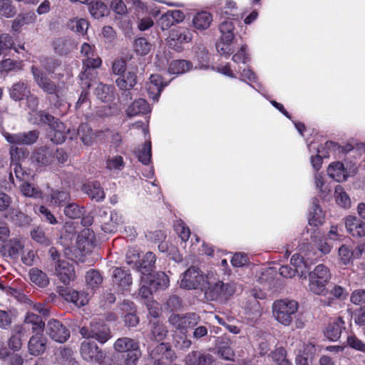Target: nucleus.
<instances>
[{"mask_svg": "<svg viewBox=\"0 0 365 365\" xmlns=\"http://www.w3.org/2000/svg\"><path fill=\"white\" fill-rule=\"evenodd\" d=\"M205 297L207 301H227L236 292L234 282L225 283L213 276L208 275L203 289Z\"/></svg>", "mask_w": 365, "mask_h": 365, "instance_id": "f257e3e1", "label": "nucleus"}, {"mask_svg": "<svg viewBox=\"0 0 365 365\" xmlns=\"http://www.w3.org/2000/svg\"><path fill=\"white\" fill-rule=\"evenodd\" d=\"M330 279L331 273L327 267L322 264L316 266L309 274V291L317 295L326 296L329 292L327 284Z\"/></svg>", "mask_w": 365, "mask_h": 365, "instance_id": "f03ea898", "label": "nucleus"}, {"mask_svg": "<svg viewBox=\"0 0 365 365\" xmlns=\"http://www.w3.org/2000/svg\"><path fill=\"white\" fill-rule=\"evenodd\" d=\"M298 303L294 300L287 299L274 302L272 314L274 318L284 326H289L296 317Z\"/></svg>", "mask_w": 365, "mask_h": 365, "instance_id": "7ed1b4c3", "label": "nucleus"}, {"mask_svg": "<svg viewBox=\"0 0 365 365\" xmlns=\"http://www.w3.org/2000/svg\"><path fill=\"white\" fill-rule=\"evenodd\" d=\"M86 339H94L101 344L106 343L111 337L109 327L101 322H91L88 327H83L79 331Z\"/></svg>", "mask_w": 365, "mask_h": 365, "instance_id": "20e7f679", "label": "nucleus"}, {"mask_svg": "<svg viewBox=\"0 0 365 365\" xmlns=\"http://www.w3.org/2000/svg\"><path fill=\"white\" fill-rule=\"evenodd\" d=\"M208 275L203 274L199 268L192 266L182 274L180 287L187 289H200L202 290Z\"/></svg>", "mask_w": 365, "mask_h": 365, "instance_id": "39448f33", "label": "nucleus"}, {"mask_svg": "<svg viewBox=\"0 0 365 365\" xmlns=\"http://www.w3.org/2000/svg\"><path fill=\"white\" fill-rule=\"evenodd\" d=\"M192 38V31L185 28L172 29L166 39L168 46L178 52L182 51V45Z\"/></svg>", "mask_w": 365, "mask_h": 365, "instance_id": "423d86ee", "label": "nucleus"}, {"mask_svg": "<svg viewBox=\"0 0 365 365\" xmlns=\"http://www.w3.org/2000/svg\"><path fill=\"white\" fill-rule=\"evenodd\" d=\"M168 321L169 323L176 329L180 331L186 332L187 329L192 328L198 324L200 317L193 312L186 313L182 315L172 314L169 317Z\"/></svg>", "mask_w": 365, "mask_h": 365, "instance_id": "0eeeda50", "label": "nucleus"}, {"mask_svg": "<svg viewBox=\"0 0 365 365\" xmlns=\"http://www.w3.org/2000/svg\"><path fill=\"white\" fill-rule=\"evenodd\" d=\"M40 133L37 130L18 133H6L4 136L6 141L14 145H33L38 139Z\"/></svg>", "mask_w": 365, "mask_h": 365, "instance_id": "6e6552de", "label": "nucleus"}, {"mask_svg": "<svg viewBox=\"0 0 365 365\" xmlns=\"http://www.w3.org/2000/svg\"><path fill=\"white\" fill-rule=\"evenodd\" d=\"M31 160L39 168L55 164L54 149L47 146L38 147L32 153Z\"/></svg>", "mask_w": 365, "mask_h": 365, "instance_id": "1a4fd4ad", "label": "nucleus"}, {"mask_svg": "<svg viewBox=\"0 0 365 365\" xmlns=\"http://www.w3.org/2000/svg\"><path fill=\"white\" fill-rule=\"evenodd\" d=\"M46 334L51 339L64 343L70 337V331L58 320L51 319L46 326Z\"/></svg>", "mask_w": 365, "mask_h": 365, "instance_id": "9d476101", "label": "nucleus"}, {"mask_svg": "<svg viewBox=\"0 0 365 365\" xmlns=\"http://www.w3.org/2000/svg\"><path fill=\"white\" fill-rule=\"evenodd\" d=\"M34 81L47 94H55L58 96V87L47 76L39 70L37 67L33 66L31 68Z\"/></svg>", "mask_w": 365, "mask_h": 365, "instance_id": "9b49d317", "label": "nucleus"}, {"mask_svg": "<svg viewBox=\"0 0 365 365\" xmlns=\"http://www.w3.org/2000/svg\"><path fill=\"white\" fill-rule=\"evenodd\" d=\"M168 85L158 74L150 76V81L146 83V90L150 98L158 101L163 89Z\"/></svg>", "mask_w": 365, "mask_h": 365, "instance_id": "f8f14e48", "label": "nucleus"}, {"mask_svg": "<svg viewBox=\"0 0 365 365\" xmlns=\"http://www.w3.org/2000/svg\"><path fill=\"white\" fill-rule=\"evenodd\" d=\"M345 329V322L341 317L329 322L324 334L330 341H336L341 337L342 331Z\"/></svg>", "mask_w": 365, "mask_h": 365, "instance_id": "ddd939ff", "label": "nucleus"}, {"mask_svg": "<svg viewBox=\"0 0 365 365\" xmlns=\"http://www.w3.org/2000/svg\"><path fill=\"white\" fill-rule=\"evenodd\" d=\"M56 272L58 279L64 284H68L76 278L73 265L66 261H61L57 264L56 266Z\"/></svg>", "mask_w": 365, "mask_h": 365, "instance_id": "4468645a", "label": "nucleus"}, {"mask_svg": "<svg viewBox=\"0 0 365 365\" xmlns=\"http://www.w3.org/2000/svg\"><path fill=\"white\" fill-rule=\"evenodd\" d=\"M186 365H212L213 357L203 351H192L185 356Z\"/></svg>", "mask_w": 365, "mask_h": 365, "instance_id": "2eb2a0df", "label": "nucleus"}, {"mask_svg": "<svg viewBox=\"0 0 365 365\" xmlns=\"http://www.w3.org/2000/svg\"><path fill=\"white\" fill-rule=\"evenodd\" d=\"M80 351L83 359L87 361H98L103 356L102 352L99 350L97 344L87 341L81 343Z\"/></svg>", "mask_w": 365, "mask_h": 365, "instance_id": "dca6fc26", "label": "nucleus"}, {"mask_svg": "<svg viewBox=\"0 0 365 365\" xmlns=\"http://www.w3.org/2000/svg\"><path fill=\"white\" fill-rule=\"evenodd\" d=\"M347 231L353 236L362 237L365 236V222L354 216H348L345 220Z\"/></svg>", "mask_w": 365, "mask_h": 365, "instance_id": "f3484780", "label": "nucleus"}, {"mask_svg": "<svg viewBox=\"0 0 365 365\" xmlns=\"http://www.w3.org/2000/svg\"><path fill=\"white\" fill-rule=\"evenodd\" d=\"M60 294L66 301L71 302L79 307L86 305L88 302L87 295L84 292H77L70 288L61 289Z\"/></svg>", "mask_w": 365, "mask_h": 365, "instance_id": "a211bd4d", "label": "nucleus"}, {"mask_svg": "<svg viewBox=\"0 0 365 365\" xmlns=\"http://www.w3.org/2000/svg\"><path fill=\"white\" fill-rule=\"evenodd\" d=\"M101 65V59L94 53V56H91L83 60L84 71L79 75L82 84H83L87 88L90 87V83L86 80L88 75L91 72V68H96Z\"/></svg>", "mask_w": 365, "mask_h": 365, "instance_id": "6ab92c4d", "label": "nucleus"}, {"mask_svg": "<svg viewBox=\"0 0 365 365\" xmlns=\"http://www.w3.org/2000/svg\"><path fill=\"white\" fill-rule=\"evenodd\" d=\"M82 191L96 202H101L106 197L104 190L98 182H90L84 184Z\"/></svg>", "mask_w": 365, "mask_h": 365, "instance_id": "aec40b11", "label": "nucleus"}, {"mask_svg": "<svg viewBox=\"0 0 365 365\" xmlns=\"http://www.w3.org/2000/svg\"><path fill=\"white\" fill-rule=\"evenodd\" d=\"M113 282L122 291L127 290L132 284L131 275L123 269L116 267L113 272Z\"/></svg>", "mask_w": 365, "mask_h": 365, "instance_id": "412c9836", "label": "nucleus"}, {"mask_svg": "<svg viewBox=\"0 0 365 365\" xmlns=\"http://www.w3.org/2000/svg\"><path fill=\"white\" fill-rule=\"evenodd\" d=\"M48 199L56 207H64L71 201L70 192L65 190H52Z\"/></svg>", "mask_w": 365, "mask_h": 365, "instance_id": "4be33fe9", "label": "nucleus"}, {"mask_svg": "<svg viewBox=\"0 0 365 365\" xmlns=\"http://www.w3.org/2000/svg\"><path fill=\"white\" fill-rule=\"evenodd\" d=\"M24 326L26 328L31 329L34 332L40 333L42 332L45 322L43 321L41 316H38L32 312H28L25 317Z\"/></svg>", "mask_w": 365, "mask_h": 365, "instance_id": "5701e85b", "label": "nucleus"}, {"mask_svg": "<svg viewBox=\"0 0 365 365\" xmlns=\"http://www.w3.org/2000/svg\"><path fill=\"white\" fill-rule=\"evenodd\" d=\"M137 74L135 71H128L120 75L116 80L117 86L122 91H130L137 83Z\"/></svg>", "mask_w": 365, "mask_h": 365, "instance_id": "b1692460", "label": "nucleus"}, {"mask_svg": "<svg viewBox=\"0 0 365 365\" xmlns=\"http://www.w3.org/2000/svg\"><path fill=\"white\" fill-rule=\"evenodd\" d=\"M28 349L31 355L42 354L46 349V339L39 335L32 336L29 341Z\"/></svg>", "mask_w": 365, "mask_h": 365, "instance_id": "393cba45", "label": "nucleus"}, {"mask_svg": "<svg viewBox=\"0 0 365 365\" xmlns=\"http://www.w3.org/2000/svg\"><path fill=\"white\" fill-rule=\"evenodd\" d=\"M150 110V108L148 102L143 98H138L128 107L126 114L128 117H133L140 114H146Z\"/></svg>", "mask_w": 365, "mask_h": 365, "instance_id": "a878e982", "label": "nucleus"}, {"mask_svg": "<svg viewBox=\"0 0 365 365\" xmlns=\"http://www.w3.org/2000/svg\"><path fill=\"white\" fill-rule=\"evenodd\" d=\"M30 92V88L26 83L19 81L11 87L9 95L13 100L18 101L24 99Z\"/></svg>", "mask_w": 365, "mask_h": 365, "instance_id": "bb28decb", "label": "nucleus"}, {"mask_svg": "<svg viewBox=\"0 0 365 365\" xmlns=\"http://www.w3.org/2000/svg\"><path fill=\"white\" fill-rule=\"evenodd\" d=\"M327 174L337 182L346 180L347 178L344 164L339 161L332 163L329 165Z\"/></svg>", "mask_w": 365, "mask_h": 365, "instance_id": "cd10ccee", "label": "nucleus"}, {"mask_svg": "<svg viewBox=\"0 0 365 365\" xmlns=\"http://www.w3.org/2000/svg\"><path fill=\"white\" fill-rule=\"evenodd\" d=\"M212 21V16L207 11L198 12L192 19L193 26L197 30L208 29Z\"/></svg>", "mask_w": 365, "mask_h": 365, "instance_id": "c85d7f7f", "label": "nucleus"}, {"mask_svg": "<svg viewBox=\"0 0 365 365\" xmlns=\"http://www.w3.org/2000/svg\"><path fill=\"white\" fill-rule=\"evenodd\" d=\"M121 222V217L117 212L110 211L108 219H103L101 229L108 233L115 232Z\"/></svg>", "mask_w": 365, "mask_h": 365, "instance_id": "c756f323", "label": "nucleus"}, {"mask_svg": "<svg viewBox=\"0 0 365 365\" xmlns=\"http://www.w3.org/2000/svg\"><path fill=\"white\" fill-rule=\"evenodd\" d=\"M50 132L51 140L56 144H60L65 141L66 138V128L63 123L59 120L52 124Z\"/></svg>", "mask_w": 365, "mask_h": 365, "instance_id": "7c9ffc66", "label": "nucleus"}, {"mask_svg": "<svg viewBox=\"0 0 365 365\" xmlns=\"http://www.w3.org/2000/svg\"><path fill=\"white\" fill-rule=\"evenodd\" d=\"M155 254L152 252H148L138 266V271L144 276L149 275L155 266Z\"/></svg>", "mask_w": 365, "mask_h": 365, "instance_id": "2f4dec72", "label": "nucleus"}, {"mask_svg": "<svg viewBox=\"0 0 365 365\" xmlns=\"http://www.w3.org/2000/svg\"><path fill=\"white\" fill-rule=\"evenodd\" d=\"M138 347V342L128 337L119 338L114 344V349L118 352H128Z\"/></svg>", "mask_w": 365, "mask_h": 365, "instance_id": "473e14b6", "label": "nucleus"}, {"mask_svg": "<svg viewBox=\"0 0 365 365\" xmlns=\"http://www.w3.org/2000/svg\"><path fill=\"white\" fill-rule=\"evenodd\" d=\"M114 89L113 86L99 83L96 88L95 94L101 101L108 102L113 98Z\"/></svg>", "mask_w": 365, "mask_h": 365, "instance_id": "72a5a7b5", "label": "nucleus"}, {"mask_svg": "<svg viewBox=\"0 0 365 365\" xmlns=\"http://www.w3.org/2000/svg\"><path fill=\"white\" fill-rule=\"evenodd\" d=\"M9 215L14 224L19 227L28 226L31 222L29 215L14 208L9 209Z\"/></svg>", "mask_w": 365, "mask_h": 365, "instance_id": "f704fd0d", "label": "nucleus"}, {"mask_svg": "<svg viewBox=\"0 0 365 365\" xmlns=\"http://www.w3.org/2000/svg\"><path fill=\"white\" fill-rule=\"evenodd\" d=\"M29 275L31 282L39 287H46L49 284L46 274L38 268L30 269Z\"/></svg>", "mask_w": 365, "mask_h": 365, "instance_id": "c9c22d12", "label": "nucleus"}, {"mask_svg": "<svg viewBox=\"0 0 365 365\" xmlns=\"http://www.w3.org/2000/svg\"><path fill=\"white\" fill-rule=\"evenodd\" d=\"M74 43L70 38H61L53 43V48L56 53L60 55H66L74 48Z\"/></svg>", "mask_w": 365, "mask_h": 365, "instance_id": "e433bc0d", "label": "nucleus"}, {"mask_svg": "<svg viewBox=\"0 0 365 365\" xmlns=\"http://www.w3.org/2000/svg\"><path fill=\"white\" fill-rule=\"evenodd\" d=\"M220 31L222 34L221 39L223 43L229 45L235 38L233 33L234 25L232 21H224L220 25Z\"/></svg>", "mask_w": 365, "mask_h": 365, "instance_id": "4c0bfd02", "label": "nucleus"}, {"mask_svg": "<svg viewBox=\"0 0 365 365\" xmlns=\"http://www.w3.org/2000/svg\"><path fill=\"white\" fill-rule=\"evenodd\" d=\"M14 49L16 52H19V48L14 46V40L9 34H0V56L7 55L9 51Z\"/></svg>", "mask_w": 365, "mask_h": 365, "instance_id": "58836bf2", "label": "nucleus"}, {"mask_svg": "<svg viewBox=\"0 0 365 365\" xmlns=\"http://www.w3.org/2000/svg\"><path fill=\"white\" fill-rule=\"evenodd\" d=\"M192 68V63L185 60L173 61L168 67V72L173 74H182Z\"/></svg>", "mask_w": 365, "mask_h": 365, "instance_id": "ea45409f", "label": "nucleus"}, {"mask_svg": "<svg viewBox=\"0 0 365 365\" xmlns=\"http://www.w3.org/2000/svg\"><path fill=\"white\" fill-rule=\"evenodd\" d=\"M78 135L84 145H90L95 139V135L87 123H82L78 128Z\"/></svg>", "mask_w": 365, "mask_h": 365, "instance_id": "a19ab883", "label": "nucleus"}, {"mask_svg": "<svg viewBox=\"0 0 365 365\" xmlns=\"http://www.w3.org/2000/svg\"><path fill=\"white\" fill-rule=\"evenodd\" d=\"M334 196L337 205L340 207L346 209L350 207L351 199L341 185L336 186Z\"/></svg>", "mask_w": 365, "mask_h": 365, "instance_id": "79ce46f5", "label": "nucleus"}, {"mask_svg": "<svg viewBox=\"0 0 365 365\" xmlns=\"http://www.w3.org/2000/svg\"><path fill=\"white\" fill-rule=\"evenodd\" d=\"M150 285L156 289H165L168 287L170 280L164 272H157L153 278L150 279Z\"/></svg>", "mask_w": 365, "mask_h": 365, "instance_id": "37998d69", "label": "nucleus"}, {"mask_svg": "<svg viewBox=\"0 0 365 365\" xmlns=\"http://www.w3.org/2000/svg\"><path fill=\"white\" fill-rule=\"evenodd\" d=\"M87 285L91 289H96L101 286L103 282V277L100 272L96 269H91L86 275Z\"/></svg>", "mask_w": 365, "mask_h": 365, "instance_id": "c03bdc74", "label": "nucleus"}, {"mask_svg": "<svg viewBox=\"0 0 365 365\" xmlns=\"http://www.w3.org/2000/svg\"><path fill=\"white\" fill-rule=\"evenodd\" d=\"M68 27L73 31L84 35L88 29V22L84 19H73L68 22Z\"/></svg>", "mask_w": 365, "mask_h": 365, "instance_id": "a18cd8bd", "label": "nucleus"}, {"mask_svg": "<svg viewBox=\"0 0 365 365\" xmlns=\"http://www.w3.org/2000/svg\"><path fill=\"white\" fill-rule=\"evenodd\" d=\"M192 341L187 338L186 332L180 331L175 334L173 337V345L180 350H186L190 347Z\"/></svg>", "mask_w": 365, "mask_h": 365, "instance_id": "49530a36", "label": "nucleus"}, {"mask_svg": "<svg viewBox=\"0 0 365 365\" xmlns=\"http://www.w3.org/2000/svg\"><path fill=\"white\" fill-rule=\"evenodd\" d=\"M135 52L140 56L148 54L152 48L151 43L145 38H138L133 43Z\"/></svg>", "mask_w": 365, "mask_h": 365, "instance_id": "de8ad7c7", "label": "nucleus"}, {"mask_svg": "<svg viewBox=\"0 0 365 365\" xmlns=\"http://www.w3.org/2000/svg\"><path fill=\"white\" fill-rule=\"evenodd\" d=\"M63 212L66 217L71 219L79 218L83 213V207L71 201L64 206Z\"/></svg>", "mask_w": 365, "mask_h": 365, "instance_id": "09e8293b", "label": "nucleus"}, {"mask_svg": "<svg viewBox=\"0 0 365 365\" xmlns=\"http://www.w3.org/2000/svg\"><path fill=\"white\" fill-rule=\"evenodd\" d=\"M21 192L24 196L40 198L42 197L41 190L34 184L28 182H23L20 186Z\"/></svg>", "mask_w": 365, "mask_h": 365, "instance_id": "8fccbe9b", "label": "nucleus"}, {"mask_svg": "<svg viewBox=\"0 0 365 365\" xmlns=\"http://www.w3.org/2000/svg\"><path fill=\"white\" fill-rule=\"evenodd\" d=\"M22 330V327H17L15 329V333L11 335L8 341V346L13 351H19L21 348V334Z\"/></svg>", "mask_w": 365, "mask_h": 365, "instance_id": "3c124183", "label": "nucleus"}, {"mask_svg": "<svg viewBox=\"0 0 365 365\" xmlns=\"http://www.w3.org/2000/svg\"><path fill=\"white\" fill-rule=\"evenodd\" d=\"M136 155L139 161L144 165H148L151 159V143H145L142 148L136 152Z\"/></svg>", "mask_w": 365, "mask_h": 365, "instance_id": "603ef678", "label": "nucleus"}, {"mask_svg": "<svg viewBox=\"0 0 365 365\" xmlns=\"http://www.w3.org/2000/svg\"><path fill=\"white\" fill-rule=\"evenodd\" d=\"M151 333L153 339L156 341H160L166 337L168 334V329L164 324L158 322L153 323Z\"/></svg>", "mask_w": 365, "mask_h": 365, "instance_id": "864d4df0", "label": "nucleus"}, {"mask_svg": "<svg viewBox=\"0 0 365 365\" xmlns=\"http://www.w3.org/2000/svg\"><path fill=\"white\" fill-rule=\"evenodd\" d=\"M16 13L15 6L11 0H0V15L6 18H11Z\"/></svg>", "mask_w": 365, "mask_h": 365, "instance_id": "5fc2aeb1", "label": "nucleus"}, {"mask_svg": "<svg viewBox=\"0 0 365 365\" xmlns=\"http://www.w3.org/2000/svg\"><path fill=\"white\" fill-rule=\"evenodd\" d=\"M220 15L225 19L237 16L236 3L233 1H227L225 6L220 9Z\"/></svg>", "mask_w": 365, "mask_h": 365, "instance_id": "6e6d98bb", "label": "nucleus"}, {"mask_svg": "<svg viewBox=\"0 0 365 365\" xmlns=\"http://www.w3.org/2000/svg\"><path fill=\"white\" fill-rule=\"evenodd\" d=\"M21 61H14L10 58H6L1 61L0 71L4 72H9L14 70H21Z\"/></svg>", "mask_w": 365, "mask_h": 365, "instance_id": "4d7b16f0", "label": "nucleus"}, {"mask_svg": "<svg viewBox=\"0 0 365 365\" xmlns=\"http://www.w3.org/2000/svg\"><path fill=\"white\" fill-rule=\"evenodd\" d=\"M106 11V5L99 1H96L89 6V11L95 19H99L103 16Z\"/></svg>", "mask_w": 365, "mask_h": 365, "instance_id": "13d9d810", "label": "nucleus"}, {"mask_svg": "<svg viewBox=\"0 0 365 365\" xmlns=\"http://www.w3.org/2000/svg\"><path fill=\"white\" fill-rule=\"evenodd\" d=\"M338 254L341 262L344 265L349 264L354 257L352 250L345 245H341L339 248Z\"/></svg>", "mask_w": 365, "mask_h": 365, "instance_id": "bf43d9fd", "label": "nucleus"}, {"mask_svg": "<svg viewBox=\"0 0 365 365\" xmlns=\"http://www.w3.org/2000/svg\"><path fill=\"white\" fill-rule=\"evenodd\" d=\"M220 339V338H218ZM218 349L217 354L223 359L231 361L234 357V351L228 345V342L225 345H220L219 340H217Z\"/></svg>", "mask_w": 365, "mask_h": 365, "instance_id": "052dcab7", "label": "nucleus"}, {"mask_svg": "<svg viewBox=\"0 0 365 365\" xmlns=\"http://www.w3.org/2000/svg\"><path fill=\"white\" fill-rule=\"evenodd\" d=\"M10 155L11 158V162L18 164L21 159L25 158L28 155V152L22 148H18L16 146L12 145L10 148Z\"/></svg>", "mask_w": 365, "mask_h": 365, "instance_id": "680f3d73", "label": "nucleus"}, {"mask_svg": "<svg viewBox=\"0 0 365 365\" xmlns=\"http://www.w3.org/2000/svg\"><path fill=\"white\" fill-rule=\"evenodd\" d=\"M37 118H38V124H47L50 126H52V124H54L58 121L57 118L54 116L50 115L49 113L40 110L36 113Z\"/></svg>", "mask_w": 365, "mask_h": 365, "instance_id": "e2e57ef3", "label": "nucleus"}, {"mask_svg": "<svg viewBox=\"0 0 365 365\" xmlns=\"http://www.w3.org/2000/svg\"><path fill=\"white\" fill-rule=\"evenodd\" d=\"M31 238L36 241L37 242L41 243V244H48V240L47 237H46V235L43 230V229L40 227H34L31 231Z\"/></svg>", "mask_w": 365, "mask_h": 365, "instance_id": "0e129e2a", "label": "nucleus"}, {"mask_svg": "<svg viewBox=\"0 0 365 365\" xmlns=\"http://www.w3.org/2000/svg\"><path fill=\"white\" fill-rule=\"evenodd\" d=\"M350 301L356 305L365 304V289H358L353 291L350 296Z\"/></svg>", "mask_w": 365, "mask_h": 365, "instance_id": "69168bd1", "label": "nucleus"}, {"mask_svg": "<svg viewBox=\"0 0 365 365\" xmlns=\"http://www.w3.org/2000/svg\"><path fill=\"white\" fill-rule=\"evenodd\" d=\"M347 343L350 347L365 353V344L356 336H348Z\"/></svg>", "mask_w": 365, "mask_h": 365, "instance_id": "338daca9", "label": "nucleus"}, {"mask_svg": "<svg viewBox=\"0 0 365 365\" xmlns=\"http://www.w3.org/2000/svg\"><path fill=\"white\" fill-rule=\"evenodd\" d=\"M354 321L356 325L365 326V306L361 307L354 312Z\"/></svg>", "mask_w": 365, "mask_h": 365, "instance_id": "774afa93", "label": "nucleus"}]
</instances>
